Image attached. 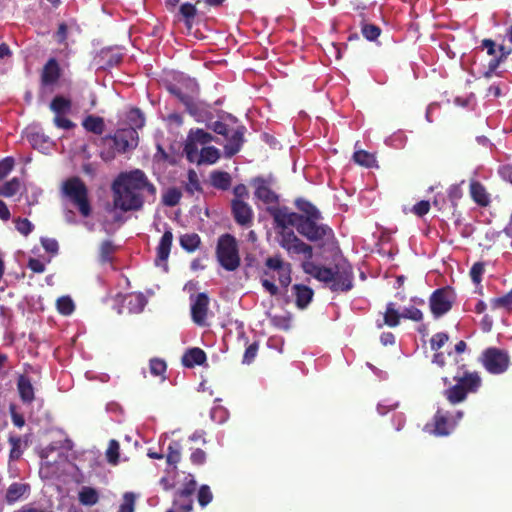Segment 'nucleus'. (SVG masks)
I'll return each mask as SVG.
<instances>
[{
	"label": "nucleus",
	"instance_id": "26",
	"mask_svg": "<svg viewBox=\"0 0 512 512\" xmlns=\"http://www.w3.org/2000/svg\"><path fill=\"white\" fill-rule=\"evenodd\" d=\"M83 128L96 135H101L105 130L104 119L100 116L88 115L82 121Z\"/></svg>",
	"mask_w": 512,
	"mask_h": 512
},
{
	"label": "nucleus",
	"instance_id": "46",
	"mask_svg": "<svg viewBox=\"0 0 512 512\" xmlns=\"http://www.w3.org/2000/svg\"><path fill=\"white\" fill-rule=\"evenodd\" d=\"M120 444L117 440L112 439L109 441L108 448L106 450V458L110 464L116 465L119 462Z\"/></svg>",
	"mask_w": 512,
	"mask_h": 512
},
{
	"label": "nucleus",
	"instance_id": "45",
	"mask_svg": "<svg viewBox=\"0 0 512 512\" xmlns=\"http://www.w3.org/2000/svg\"><path fill=\"white\" fill-rule=\"evenodd\" d=\"M57 310L60 314L68 316L72 314L75 309L73 300L69 296H62L57 299L56 302Z\"/></svg>",
	"mask_w": 512,
	"mask_h": 512
},
{
	"label": "nucleus",
	"instance_id": "62",
	"mask_svg": "<svg viewBox=\"0 0 512 512\" xmlns=\"http://www.w3.org/2000/svg\"><path fill=\"white\" fill-rule=\"evenodd\" d=\"M53 122L56 127L65 130H70L75 127V123H73L70 119L64 117L63 114L55 115Z\"/></svg>",
	"mask_w": 512,
	"mask_h": 512
},
{
	"label": "nucleus",
	"instance_id": "38",
	"mask_svg": "<svg viewBox=\"0 0 512 512\" xmlns=\"http://www.w3.org/2000/svg\"><path fill=\"white\" fill-rule=\"evenodd\" d=\"M188 138L195 141L196 144H208L215 140V137L201 128L191 129L188 133Z\"/></svg>",
	"mask_w": 512,
	"mask_h": 512
},
{
	"label": "nucleus",
	"instance_id": "29",
	"mask_svg": "<svg viewBox=\"0 0 512 512\" xmlns=\"http://www.w3.org/2000/svg\"><path fill=\"white\" fill-rule=\"evenodd\" d=\"M469 393L462 388L457 382L444 391L445 398L451 404L463 402Z\"/></svg>",
	"mask_w": 512,
	"mask_h": 512
},
{
	"label": "nucleus",
	"instance_id": "63",
	"mask_svg": "<svg viewBox=\"0 0 512 512\" xmlns=\"http://www.w3.org/2000/svg\"><path fill=\"white\" fill-rule=\"evenodd\" d=\"M41 244L45 251L49 253L56 254L58 252V242L53 238L43 237L41 238Z\"/></svg>",
	"mask_w": 512,
	"mask_h": 512
},
{
	"label": "nucleus",
	"instance_id": "50",
	"mask_svg": "<svg viewBox=\"0 0 512 512\" xmlns=\"http://www.w3.org/2000/svg\"><path fill=\"white\" fill-rule=\"evenodd\" d=\"M361 32L368 41H374L380 36L381 29L375 24H363Z\"/></svg>",
	"mask_w": 512,
	"mask_h": 512
},
{
	"label": "nucleus",
	"instance_id": "44",
	"mask_svg": "<svg viewBox=\"0 0 512 512\" xmlns=\"http://www.w3.org/2000/svg\"><path fill=\"white\" fill-rule=\"evenodd\" d=\"M21 183L18 178H12L0 186V195L4 197L14 196L20 189Z\"/></svg>",
	"mask_w": 512,
	"mask_h": 512
},
{
	"label": "nucleus",
	"instance_id": "59",
	"mask_svg": "<svg viewBox=\"0 0 512 512\" xmlns=\"http://www.w3.org/2000/svg\"><path fill=\"white\" fill-rule=\"evenodd\" d=\"M402 318L409 319L415 322H419L423 319V313L416 307H407L401 313Z\"/></svg>",
	"mask_w": 512,
	"mask_h": 512
},
{
	"label": "nucleus",
	"instance_id": "57",
	"mask_svg": "<svg viewBox=\"0 0 512 512\" xmlns=\"http://www.w3.org/2000/svg\"><path fill=\"white\" fill-rule=\"evenodd\" d=\"M448 340L449 336L445 332H438L434 334L430 340L431 349L434 351H438L447 343Z\"/></svg>",
	"mask_w": 512,
	"mask_h": 512
},
{
	"label": "nucleus",
	"instance_id": "13",
	"mask_svg": "<svg viewBox=\"0 0 512 512\" xmlns=\"http://www.w3.org/2000/svg\"><path fill=\"white\" fill-rule=\"evenodd\" d=\"M231 211L235 222L243 227H250L253 223L254 213L251 206L245 201L232 200Z\"/></svg>",
	"mask_w": 512,
	"mask_h": 512
},
{
	"label": "nucleus",
	"instance_id": "48",
	"mask_svg": "<svg viewBox=\"0 0 512 512\" xmlns=\"http://www.w3.org/2000/svg\"><path fill=\"white\" fill-rule=\"evenodd\" d=\"M8 442L11 445L9 458L10 460H18L22 455L21 444L22 440L19 436L11 435L8 438Z\"/></svg>",
	"mask_w": 512,
	"mask_h": 512
},
{
	"label": "nucleus",
	"instance_id": "3",
	"mask_svg": "<svg viewBox=\"0 0 512 512\" xmlns=\"http://www.w3.org/2000/svg\"><path fill=\"white\" fill-rule=\"evenodd\" d=\"M138 143V133L134 129H119L114 135H106L99 140V156L105 162L112 161L117 153H126Z\"/></svg>",
	"mask_w": 512,
	"mask_h": 512
},
{
	"label": "nucleus",
	"instance_id": "15",
	"mask_svg": "<svg viewBox=\"0 0 512 512\" xmlns=\"http://www.w3.org/2000/svg\"><path fill=\"white\" fill-rule=\"evenodd\" d=\"M186 111L191 115L196 122L207 123L213 119V114L210 111V106L204 102L196 101L194 98L187 105Z\"/></svg>",
	"mask_w": 512,
	"mask_h": 512
},
{
	"label": "nucleus",
	"instance_id": "27",
	"mask_svg": "<svg viewBox=\"0 0 512 512\" xmlns=\"http://www.w3.org/2000/svg\"><path fill=\"white\" fill-rule=\"evenodd\" d=\"M295 206L302 212L301 221H303V219L305 220L306 218H322L321 213L317 207L308 200L302 198L297 199L295 201Z\"/></svg>",
	"mask_w": 512,
	"mask_h": 512
},
{
	"label": "nucleus",
	"instance_id": "43",
	"mask_svg": "<svg viewBox=\"0 0 512 512\" xmlns=\"http://www.w3.org/2000/svg\"><path fill=\"white\" fill-rule=\"evenodd\" d=\"M99 500L98 492L91 487H84L79 493V501L83 505L92 506Z\"/></svg>",
	"mask_w": 512,
	"mask_h": 512
},
{
	"label": "nucleus",
	"instance_id": "5",
	"mask_svg": "<svg viewBox=\"0 0 512 512\" xmlns=\"http://www.w3.org/2000/svg\"><path fill=\"white\" fill-rule=\"evenodd\" d=\"M62 193L78 208L83 217L91 214L88 189L82 179L74 176L65 180L62 184Z\"/></svg>",
	"mask_w": 512,
	"mask_h": 512
},
{
	"label": "nucleus",
	"instance_id": "33",
	"mask_svg": "<svg viewBox=\"0 0 512 512\" xmlns=\"http://www.w3.org/2000/svg\"><path fill=\"white\" fill-rule=\"evenodd\" d=\"M180 246L187 252H194L200 245L201 239L197 233H187L180 236Z\"/></svg>",
	"mask_w": 512,
	"mask_h": 512
},
{
	"label": "nucleus",
	"instance_id": "30",
	"mask_svg": "<svg viewBox=\"0 0 512 512\" xmlns=\"http://www.w3.org/2000/svg\"><path fill=\"white\" fill-rule=\"evenodd\" d=\"M434 421V429L433 433L437 436H447L450 433L449 421L445 414H443L440 410H438L433 418Z\"/></svg>",
	"mask_w": 512,
	"mask_h": 512
},
{
	"label": "nucleus",
	"instance_id": "53",
	"mask_svg": "<svg viewBox=\"0 0 512 512\" xmlns=\"http://www.w3.org/2000/svg\"><path fill=\"white\" fill-rule=\"evenodd\" d=\"M180 13L184 17L186 24L190 25L192 20L195 18L196 14H197V9H196L195 5L187 2V3H183L180 6Z\"/></svg>",
	"mask_w": 512,
	"mask_h": 512
},
{
	"label": "nucleus",
	"instance_id": "40",
	"mask_svg": "<svg viewBox=\"0 0 512 512\" xmlns=\"http://www.w3.org/2000/svg\"><path fill=\"white\" fill-rule=\"evenodd\" d=\"M182 192L176 187L169 188L162 195V203L168 207H174L179 204Z\"/></svg>",
	"mask_w": 512,
	"mask_h": 512
},
{
	"label": "nucleus",
	"instance_id": "4",
	"mask_svg": "<svg viewBox=\"0 0 512 512\" xmlns=\"http://www.w3.org/2000/svg\"><path fill=\"white\" fill-rule=\"evenodd\" d=\"M206 127L227 140V143L224 145L225 157L231 158L240 152L245 142L246 127L244 125H238L233 129H229L228 125L222 121L210 120L207 121Z\"/></svg>",
	"mask_w": 512,
	"mask_h": 512
},
{
	"label": "nucleus",
	"instance_id": "56",
	"mask_svg": "<svg viewBox=\"0 0 512 512\" xmlns=\"http://www.w3.org/2000/svg\"><path fill=\"white\" fill-rule=\"evenodd\" d=\"M169 92L174 95L184 106L185 108L193 99V96L184 93L182 89L176 85H171L168 87Z\"/></svg>",
	"mask_w": 512,
	"mask_h": 512
},
{
	"label": "nucleus",
	"instance_id": "14",
	"mask_svg": "<svg viewBox=\"0 0 512 512\" xmlns=\"http://www.w3.org/2000/svg\"><path fill=\"white\" fill-rule=\"evenodd\" d=\"M270 214L272 215L277 227L286 229L288 226H294L298 231V227L302 219L301 214L288 212L287 208L271 209Z\"/></svg>",
	"mask_w": 512,
	"mask_h": 512
},
{
	"label": "nucleus",
	"instance_id": "55",
	"mask_svg": "<svg viewBox=\"0 0 512 512\" xmlns=\"http://www.w3.org/2000/svg\"><path fill=\"white\" fill-rule=\"evenodd\" d=\"M16 230L24 236H28L34 229V225L27 218L14 220Z\"/></svg>",
	"mask_w": 512,
	"mask_h": 512
},
{
	"label": "nucleus",
	"instance_id": "64",
	"mask_svg": "<svg viewBox=\"0 0 512 512\" xmlns=\"http://www.w3.org/2000/svg\"><path fill=\"white\" fill-rule=\"evenodd\" d=\"M498 174L502 180L512 184V165L505 164L498 168Z\"/></svg>",
	"mask_w": 512,
	"mask_h": 512
},
{
	"label": "nucleus",
	"instance_id": "32",
	"mask_svg": "<svg viewBox=\"0 0 512 512\" xmlns=\"http://www.w3.org/2000/svg\"><path fill=\"white\" fill-rule=\"evenodd\" d=\"M193 502V497L177 491L173 500V508L181 512H191L193 509Z\"/></svg>",
	"mask_w": 512,
	"mask_h": 512
},
{
	"label": "nucleus",
	"instance_id": "17",
	"mask_svg": "<svg viewBox=\"0 0 512 512\" xmlns=\"http://www.w3.org/2000/svg\"><path fill=\"white\" fill-rule=\"evenodd\" d=\"M172 241H173L172 231L166 230L163 233V235L159 241V244L157 246V249H156V259H155L156 265H160L162 263L166 264V262L169 258V255H170Z\"/></svg>",
	"mask_w": 512,
	"mask_h": 512
},
{
	"label": "nucleus",
	"instance_id": "24",
	"mask_svg": "<svg viewBox=\"0 0 512 512\" xmlns=\"http://www.w3.org/2000/svg\"><path fill=\"white\" fill-rule=\"evenodd\" d=\"M210 183L214 188L226 191L231 186L232 177L226 171L215 170L210 173Z\"/></svg>",
	"mask_w": 512,
	"mask_h": 512
},
{
	"label": "nucleus",
	"instance_id": "58",
	"mask_svg": "<svg viewBox=\"0 0 512 512\" xmlns=\"http://www.w3.org/2000/svg\"><path fill=\"white\" fill-rule=\"evenodd\" d=\"M485 271L484 264L482 262H476L470 269V277L475 284H479L482 281V275Z\"/></svg>",
	"mask_w": 512,
	"mask_h": 512
},
{
	"label": "nucleus",
	"instance_id": "7",
	"mask_svg": "<svg viewBox=\"0 0 512 512\" xmlns=\"http://www.w3.org/2000/svg\"><path fill=\"white\" fill-rule=\"evenodd\" d=\"M320 219H303L298 227V233L311 242H322L324 244L333 239V230L328 225L319 223Z\"/></svg>",
	"mask_w": 512,
	"mask_h": 512
},
{
	"label": "nucleus",
	"instance_id": "11",
	"mask_svg": "<svg viewBox=\"0 0 512 512\" xmlns=\"http://www.w3.org/2000/svg\"><path fill=\"white\" fill-rule=\"evenodd\" d=\"M272 178L256 177L252 179L251 185L255 188V197L265 204H277L278 195L271 188Z\"/></svg>",
	"mask_w": 512,
	"mask_h": 512
},
{
	"label": "nucleus",
	"instance_id": "10",
	"mask_svg": "<svg viewBox=\"0 0 512 512\" xmlns=\"http://www.w3.org/2000/svg\"><path fill=\"white\" fill-rule=\"evenodd\" d=\"M274 271L278 275V281L280 285L284 288H287L291 283V264L285 262L282 257L278 255H274L268 257L265 260V268L263 269V276L272 278L271 272Z\"/></svg>",
	"mask_w": 512,
	"mask_h": 512
},
{
	"label": "nucleus",
	"instance_id": "51",
	"mask_svg": "<svg viewBox=\"0 0 512 512\" xmlns=\"http://www.w3.org/2000/svg\"><path fill=\"white\" fill-rule=\"evenodd\" d=\"M213 499V494L211 492V489L208 485H201L198 494H197V500L201 507L207 506Z\"/></svg>",
	"mask_w": 512,
	"mask_h": 512
},
{
	"label": "nucleus",
	"instance_id": "47",
	"mask_svg": "<svg viewBox=\"0 0 512 512\" xmlns=\"http://www.w3.org/2000/svg\"><path fill=\"white\" fill-rule=\"evenodd\" d=\"M492 308H504L506 310H512V289L501 297L491 299Z\"/></svg>",
	"mask_w": 512,
	"mask_h": 512
},
{
	"label": "nucleus",
	"instance_id": "34",
	"mask_svg": "<svg viewBox=\"0 0 512 512\" xmlns=\"http://www.w3.org/2000/svg\"><path fill=\"white\" fill-rule=\"evenodd\" d=\"M71 106V101L60 95L55 96L50 103V109L56 115L68 113L71 110Z\"/></svg>",
	"mask_w": 512,
	"mask_h": 512
},
{
	"label": "nucleus",
	"instance_id": "12",
	"mask_svg": "<svg viewBox=\"0 0 512 512\" xmlns=\"http://www.w3.org/2000/svg\"><path fill=\"white\" fill-rule=\"evenodd\" d=\"M192 299L191 304V317L195 324L198 326L206 325V318L209 307V297L206 293H198L195 298Z\"/></svg>",
	"mask_w": 512,
	"mask_h": 512
},
{
	"label": "nucleus",
	"instance_id": "41",
	"mask_svg": "<svg viewBox=\"0 0 512 512\" xmlns=\"http://www.w3.org/2000/svg\"><path fill=\"white\" fill-rule=\"evenodd\" d=\"M116 246L110 240H105L101 243L99 248V260L101 263H109L113 259V254Z\"/></svg>",
	"mask_w": 512,
	"mask_h": 512
},
{
	"label": "nucleus",
	"instance_id": "6",
	"mask_svg": "<svg viewBox=\"0 0 512 512\" xmlns=\"http://www.w3.org/2000/svg\"><path fill=\"white\" fill-rule=\"evenodd\" d=\"M216 257L219 264L227 271H235L239 268L241 259L236 238L229 234H223L218 238Z\"/></svg>",
	"mask_w": 512,
	"mask_h": 512
},
{
	"label": "nucleus",
	"instance_id": "16",
	"mask_svg": "<svg viewBox=\"0 0 512 512\" xmlns=\"http://www.w3.org/2000/svg\"><path fill=\"white\" fill-rule=\"evenodd\" d=\"M453 379L469 394L476 393L482 384L481 377L477 372L464 371L462 374L455 375Z\"/></svg>",
	"mask_w": 512,
	"mask_h": 512
},
{
	"label": "nucleus",
	"instance_id": "60",
	"mask_svg": "<svg viewBox=\"0 0 512 512\" xmlns=\"http://www.w3.org/2000/svg\"><path fill=\"white\" fill-rule=\"evenodd\" d=\"M258 349L259 344L257 342L250 344L244 352L242 362L244 364H251L257 356Z\"/></svg>",
	"mask_w": 512,
	"mask_h": 512
},
{
	"label": "nucleus",
	"instance_id": "25",
	"mask_svg": "<svg viewBox=\"0 0 512 512\" xmlns=\"http://www.w3.org/2000/svg\"><path fill=\"white\" fill-rule=\"evenodd\" d=\"M29 485L19 482L12 483L5 495L6 502L8 504H13L20 500L28 491H29Z\"/></svg>",
	"mask_w": 512,
	"mask_h": 512
},
{
	"label": "nucleus",
	"instance_id": "2",
	"mask_svg": "<svg viewBox=\"0 0 512 512\" xmlns=\"http://www.w3.org/2000/svg\"><path fill=\"white\" fill-rule=\"evenodd\" d=\"M114 206L121 211L142 209L145 198H156L157 189L140 169L119 174L112 184Z\"/></svg>",
	"mask_w": 512,
	"mask_h": 512
},
{
	"label": "nucleus",
	"instance_id": "52",
	"mask_svg": "<svg viewBox=\"0 0 512 512\" xmlns=\"http://www.w3.org/2000/svg\"><path fill=\"white\" fill-rule=\"evenodd\" d=\"M185 189L191 195L194 194L195 191H202L198 175L193 169L188 171V183Z\"/></svg>",
	"mask_w": 512,
	"mask_h": 512
},
{
	"label": "nucleus",
	"instance_id": "1",
	"mask_svg": "<svg viewBox=\"0 0 512 512\" xmlns=\"http://www.w3.org/2000/svg\"><path fill=\"white\" fill-rule=\"evenodd\" d=\"M279 244L288 254L303 255L307 259L302 264L303 271L325 283L332 292H347L352 289L353 269L346 261L338 262L332 267L315 264L310 261L313 257L312 246L303 242L292 230H283L280 233Z\"/></svg>",
	"mask_w": 512,
	"mask_h": 512
},
{
	"label": "nucleus",
	"instance_id": "20",
	"mask_svg": "<svg viewBox=\"0 0 512 512\" xmlns=\"http://www.w3.org/2000/svg\"><path fill=\"white\" fill-rule=\"evenodd\" d=\"M471 198L475 203L481 207H486L490 204V197L486 188L479 181H471L469 186Z\"/></svg>",
	"mask_w": 512,
	"mask_h": 512
},
{
	"label": "nucleus",
	"instance_id": "35",
	"mask_svg": "<svg viewBox=\"0 0 512 512\" xmlns=\"http://www.w3.org/2000/svg\"><path fill=\"white\" fill-rule=\"evenodd\" d=\"M127 120L130 125L129 129H141L145 125V117L139 108H131L127 113Z\"/></svg>",
	"mask_w": 512,
	"mask_h": 512
},
{
	"label": "nucleus",
	"instance_id": "9",
	"mask_svg": "<svg viewBox=\"0 0 512 512\" xmlns=\"http://www.w3.org/2000/svg\"><path fill=\"white\" fill-rule=\"evenodd\" d=\"M456 300V294L452 287L445 286L436 289L429 298L431 313L439 318L448 313Z\"/></svg>",
	"mask_w": 512,
	"mask_h": 512
},
{
	"label": "nucleus",
	"instance_id": "19",
	"mask_svg": "<svg viewBox=\"0 0 512 512\" xmlns=\"http://www.w3.org/2000/svg\"><path fill=\"white\" fill-rule=\"evenodd\" d=\"M17 389L23 403H32L35 399L34 387L26 375H20L17 379Z\"/></svg>",
	"mask_w": 512,
	"mask_h": 512
},
{
	"label": "nucleus",
	"instance_id": "21",
	"mask_svg": "<svg viewBox=\"0 0 512 512\" xmlns=\"http://www.w3.org/2000/svg\"><path fill=\"white\" fill-rule=\"evenodd\" d=\"M206 359V353L201 348L194 347L184 353L182 363L187 368H193L196 365H203Z\"/></svg>",
	"mask_w": 512,
	"mask_h": 512
},
{
	"label": "nucleus",
	"instance_id": "61",
	"mask_svg": "<svg viewBox=\"0 0 512 512\" xmlns=\"http://www.w3.org/2000/svg\"><path fill=\"white\" fill-rule=\"evenodd\" d=\"M14 159L6 157L0 161V180L4 179L13 169Z\"/></svg>",
	"mask_w": 512,
	"mask_h": 512
},
{
	"label": "nucleus",
	"instance_id": "49",
	"mask_svg": "<svg viewBox=\"0 0 512 512\" xmlns=\"http://www.w3.org/2000/svg\"><path fill=\"white\" fill-rule=\"evenodd\" d=\"M184 153L186 155V158L189 162L191 163H194L196 162L197 163V160H198V157H199V152H198V147H197V144L195 143V141H193L192 139H189L187 137V140H186V143L184 145Z\"/></svg>",
	"mask_w": 512,
	"mask_h": 512
},
{
	"label": "nucleus",
	"instance_id": "37",
	"mask_svg": "<svg viewBox=\"0 0 512 512\" xmlns=\"http://www.w3.org/2000/svg\"><path fill=\"white\" fill-rule=\"evenodd\" d=\"M149 370L153 376L160 377L161 381L166 380L167 364L163 359L158 357L151 358L149 360Z\"/></svg>",
	"mask_w": 512,
	"mask_h": 512
},
{
	"label": "nucleus",
	"instance_id": "18",
	"mask_svg": "<svg viewBox=\"0 0 512 512\" xmlns=\"http://www.w3.org/2000/svg\"><path fill=\"white\" fill-rule=\"evenodd\" d=\"M295 295V303L299 309H305L313 299V290L303 284H295L292 287Z\"/></svg>",
	"mask_w": 512,
	"mask_h": 512
},
{
	"label": "nucleus",
	"instance_id": "39",
	"mask_svg": "<svg viewBox=\"0 0 512 512\" xmlns=\"http://www.w3.org/2000/svg\"><path fill=\"white\" fill-rule=\"evenodd\" d=\"M181 444L178 441H172L167 448L166 460L170 465L176 466L181 460Z\"/></svg>",
	"mask_w": 512,
	"mask_h": 512
},
{
	"label": "nucleus",
	"instance_id": "54",
	"mask_svg": "<svg viewBox=\"0 0 512 512\" xmlns=\"http://www.w3.org/2000/svg\"><path fill=\"white\" fill-rule=\"evenodd\" d=\"M136 497L132 492H126L123 495V502L118 512H134Z\"/></svg>",
	"mask_w": 512,
	"mask_h": 512
},
{
	"label": "nucleus",
	"instance_id": "22",
	"mask_svg": "<svg viewBox=\"0 0 512 512\" xmlns=\"http://www.w3.org/2000/svg\"><path fill=\"white\" fill-rule=\"evenodd\" d=\"M60 77V68L56 59L51 58L45 64L42 72V82L45 85H52L57 82Z\"/></svg>",
	"mask_w": 512,
	"mask_h": 512
},
{
	"label": "nucleus",
	"instance_id": "8",
	"mask_svg": "<svg viewBox=\"0 0 512 512\" xmlns=\"http://www.w3.org/2000/svg\"><path fill=\"white\" fill-rule=\"evenodd\" d=\"M481 363L491 374H502L510 366L509 354L496 347H489L482 352Z\"/></svg>",
	"mask_w": 512,
	"mask_h": 512
},
{
	"label": "nucleus",
	"instance_id": "42",
	"mask_svg": "<svg viewBox=\"0 0 512 512\" xmlns=\"http://www.w3.org/2000/svg\"><path fill=\"white\" fill-rule=\"evenodd\" d=\"M125 302L131 312H141L146 304V300L142 294H130L125 297Z\"/></svg>",
	"mask_w": 512,
	"mask_h": 512
},
{
	"label": "nucleus",
	"instance_id": "28",
	"mask_svg": "<svg viewBox=\"0 0 512 512\" xmlns=\"http://www.w3.org/2000/svg\"><path fill=\"white\" fill-rule=\"evenodd\" d=\"M295 206L302 212L301 221H303V219L305 220L306 218H322L321 213L317 207L308 200L302 198L297 199L295 201Z\"/></svg>",
	"mask_w": 512,
	"mask_h": 512
},
{
	"label": "nucleus",
	"instance_id": "23",
	"mask_svg": "<svg viewBox=\"0 0 512 512\" xmlns=\"http://www.w3.org/2000/svg\"><path fill=\"white\" fill-rule=\"evenodd\" d=\"M402 318L401 313L396 309V304L393 302H389L386 305V310L383 316V322L377 323L378 328H382L384 325L388 327H396L400 323V319Z\"/></svg>",
	"mask_w": 512,
	"mask_h": 512
},
{
	"label": "nucleus",
	"instance_id": "31",
	"mask_svg": "<svg viewBox=\"0 0 512 512\" xmlns=\"http://www.w3.org/2000/svg\"><path fill=\"white\" fill-rule=\"evenodd\" d=\"M220 158V151L214 146H207L200 151L197 164H214Z\"/></svg>",
	"mask_w": 512,
	"mask_h": 512
},
{
	"label": "nucleus",
	"instance_id": "36",
	"mask_svg": "<svg viewBox=\"0 0 512 512\" xmlns=\"http://www.w3.org/2000/svg\"><path fill=\"white\" fill-rule=\"evenodd\" d=\"M353 160L355 163L366 168H372L376 166L377 163L375 156L365 150L355 151L353 154Z\"/></svg>",
	"mask_w": 512,
	"mask_h": 512
}]
</instances>
